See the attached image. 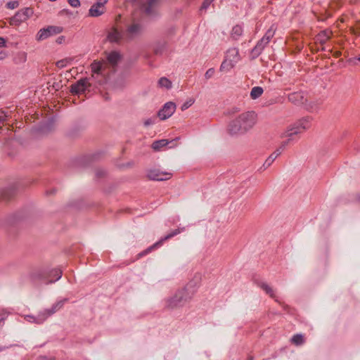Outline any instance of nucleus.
Returning a JSON list of instances; mask_svg holds the SVG:
<instances>
[{
	"label": "nucleus",
	"instance_id": "1",
	"mask_svg": "<svg viewBox=\"0 0 360 360\" xmlns=\"http://www.w3.org/2000/svg\"><path fill=\"white\" fill-rule=\"evenodd\" d=\"M253 124L252 114L246 112L231 122L229 126V131L232 135L243 134L252 128Z\"/></svg>",
	"mask_w": 360,
	"mask_h": 360
},
{
	"label": "nucleus",
	"instance_id": "2",
	"mask_svg": "<svg viewBox=\"0 0 360 360\" xmlns=\"http://www.w3.org/2000/svg\"><path fill=\"white\" fill-rule=\"evenodd\" d=\"M33 13L30 8L19 11L15 15L10 19L11 25L18 26L20 23L25 22Z\"/></svg>",
	"mask_w": 360,
	"mask_h": 360
},
{
	"label": "nucleus",
	"instance_id": "3",
	"mask_svg": "<svg viewBox=\"0 0 360 360\" xmlns=\"http://www.w3.org/2000/svg\"><path fill=\"white\" fill-rule=\"evenodd\" d=\"M63 32V27L58 26H49L41 29L37 34V40L45 39L52 35L60 34Z\"/></svg>",
	"mask_w": 360,
	"mask_h": 360
},
{
	"label": "nucleus",
	"instance_id": "4",
	"mask_svg": "<svg viewBox=\"0 0 360 360\" xmlns=\"http://www.w3.org/2000/svg\"><path fill=\"white\" fill-rule=\"evenodd\" d=\"M90 86V83L87 78H82L70 86V92L73 94H79Z\"/></svg>",
	"mask_w": 360,
	"mask_h": 360
},
{
	"label": "nucleus",
	"instance_id": "5",
	"mask_svg": "<svg viewBox=\"0 0 360 360\" xmlns=\"http://www.w3.org/2000/svg\"><path fill=\"white\" fill-rule=\"evenodd\" d=\"M176 110V105L173 102H167L165 104L162 109H161L158 113V116L160 120H165L169 117H170Z\"/></svg>",
	"mask_w": 360,
	"mask_h": 360
},
{
	"label": "nucleus",
	"instance_id": "6",
	"mask_svg": "<svg viewBox=\"0 0 360 360\" xmlns=\"http://www.w3.org/2000/svg\"><path fill=\"white\" fill-rule=\"evenodd\" d=\"M106 3L107 0H98L89 9V15L91 17H98L104 13V6Z\"/></svg>",
	"mask_w": 360,
	"mask_h": 360
},
{
	"label": "nucleus",
	"instance_id": "7",
	"mask_svg": "<svg viewBox=\"0 0 360 360\" xmlns=\"http://www.w3.org/2000/svg\"><path fill=\"white\" fill-rule=\"evenodd\" d=\"M170 174L162 172L158 169H150L148 172V176L150 179L155 181H164L168 179L169 177H165V176H169Z\"/></svg>",
	"mask_w": 360,
	"mask_h": 360
},
{
	"label": "nucleus",
	"instance_id": "8",
	"mask_svg": "<svg viewBox=\"0 0 360 360\" xmlns=\"http://www.w3.org/2000/svg\"><path fill=\"white\" fill-rule=\"evenodd\" d=\"M158 2V0H148L147 2H145L143 0H139V5L141 8L144 9L146 15H150L153 13L152 8L156 6Z\"/></svg>",
	"mask_w": 360,
	"mask_h": 360
},
{
	"label": "nucleus",
	"instance_id": "9",
	"mask_svg": "<svg viewBox=\"0 0 360 360\" xmlns=\"http://www.w3.org/2000/svg\"><path fill=\"white\" fill-rule=\"evenodd\" d=\"M287 145V142H283L281 146L276 149L270 156L266 159V163L268 165H270L274 160L281 153L282 150L284 149L285 146Z\"/></svg>",
	"mask_w": 360,
	"mask_h": 360
},
{
	"label": "nucleus",
	"instance_id": "10",
	"mask_svg": "<svg viewBox=\"0 0 360 360\" xmlns=\"http://www.w3.org/2000/svg\"><path fill=\"white\" fill-rule=\"evenodd\" d=\"M331 34L332 31L328 30H323L317 35L316 40L321 44H323L330 38Z\"/></svg>",
	"mask_w": 360,
	"mask_h": 360
},
{
	"label": "nucleus",
	"instance_id": "11",
	"mask_svg": "<svg viewBox=\"0 0 360 360\" xmlns=\"http://www.w3.org/2000/svg\"><path fill=\"white\" fill-rule=\"evenodd\" d=\"M141 27L139 24H133L127 28V33L129 39H132L135 35L140 33Z\"/></svg>",
	"mask_w": 360,
	"mask_h": 360
},
{
	"label": "nucleus",
	"instance_id": "12",
	"mask_svg": "<svg viewBox=\"0 0 360 360\" xmlns=\"http://www.w3.org/2000/svg\"><path fill=\"white\" fill-rule=\"evenodd\" d=\"M238 56V51L236 48H231L227 51V55L226 59L228 60H231L235 63L237 62Z\"/></svg>",
	"mask_w": 360,
	"mask_h": 360
},
{
	"label": "nucleus",
	"instance_id": "13",
	"mask_svg": "<svg viewBox=\"0 0 360 360\" xmlns=\"http://www.w3.org/2000/svg\"><path fill=\"white\" fill-rule=\"evenodd\" d=\"M168 143H169V141L167 139H161V140L155 141L152 144V148L154 150L158 151L161 148L166 146Z\"/></svg>",
	"mask_w": 360,
	"mask_h": 360
},
{
	"label": "nucleus",
	"instance_id": "14",
	"mask_svg": "<svg viewBox=\"0 0 360 360\" xmlns=\"http://www.w3.org/2000/svg\"><path fill=\"white\" fill-rule=\"evenodd\" d=\"M120 59V55L117 51H112L108 56V60L112 65H116Z\"/></svg>",
	"mask_w": 360,
	"mask_h": 360
},
{
	"label": "nucleus",
	"instance_id": "15",
	"mask_svg": "<svg viewBox=\"0 0 360 360\" xmlns=\"http://www.w3.org/2000/svg\"><path fill=\"white\" fill-rule=\"evenodd\" d=\"M263 92H264V90L262 87L255 86L252 89V90L250 91V97L252 99H257V98H259V96H261L262 95Z\"/></svg>",
	"mask_w": 360,
	"mask_h": 360
},
{
	"label": "nucleus",
	"instance_id": "16",
	"mask_svg": "<svg viewBox=\"0 0 360 360\" xmlns=\"http://www.w3.org/2000/svg\"><path fill=\"white\" fill-rule=\"evenodd\" d=\"M235 62L225 59L221 65V71H229L234 67Z\"/></svg>",
	"mask_w": 360,
	"mask_h": 360
},
{
	"label": "nucleus",
	"instance_id": "17",
	"mask_svg": "<svg viewBox=\"0 0 360 360\" xmlns=\"http://www.w3.org/2000/svg\"><path fill=\"white\" fill-rule=\"evenodd\" d=\"M13 192V189L12 188L2 190L0 193V198L2 200H8L11 198Z\"/></svg>",
	"mask_w": 360,
	"mask_h": 360
},
{
	"label": "nucleus",
	"instance_id": "18",
	"mask_svg": "<svg viewBox=\"0 0 360 360\" xmlns=\"http://www.w3.org/2000/svg\"><path fill=\"white\" fill-rule=\"evenodd\" d=\"M108 38L111 42H117L121 38V34L117 30L115 29L112 32L109 33Z\"/></svg>",
	"mask_w": 360,
	"mask_h": 360
},
{
	"label": "nucleus",
	"instance_id": "19",
	"mask_svg": "<svg viewBox=\"0 0 360 360\" xmlns=\"http://www.w3.org/2000/svg\"><path fill=\"white\" fill-rule=\"evenodd\" d=\"M304 342V338L302 334H296L291 338V342L296 346L302 345Z\"/></svg>",
	"mask_w": 360,
	"mask_h": 360
},
{
	"label": "nucleus",
	"instance_id": "20",
	"mask_svg": "<svg viewBox=\"0 0 360 360\" xmlns=\"http://www.w3.org/2000/svg\"><path fill=\"white\" fill-rule=\"evenodd\" d=\"M91 69L93 73L100 74L102 69V63L100 61H94L91 65Z\"/></svg>",
	"mask_w": 360,
	"mask_h": 360
},
{
	"label": "nucleus",
	"instance_id": "21",
	"mask_svg": "<svg viewBox=\"0 0 360 360\" xmlns=\"http://www.w3.org/2000/svg\"><path fill=\"white\" fill-rule=\"evenodd\" d=\"M158 83L161 87H165L167 89H170L172 87V82L167 77H161L159 79Z\"/></svg>",
	"mask_w": 360,
	"mask_h": 360
},
{
	"label": "nucleus",
	"instance_id": "22",
	"mask_svg": "<svg viewBox=\"0 0 360 360\" xmlns=\"http://www.w3.org/2000/svg\"><path fill=\"white\" fill-rule=\"evenodd\" d=\"M300 132V131L299 127L291 128L286 131L285 132H284L282 135V137H290L291 136L297 134Z\"/></svg>",
	"mask_w": 360,
	"mask_h": 360
},
{
	"label": "nucleus",
	"instance_id": "23",
	"mask_svg": "<svg viewBox=\"0 0 360 360\" xmlns=\"http://www.w3.org/2000/svg\"><path fill=\"white\" fill-rule=\"evenodd\" d=\"M261 288L271 297H275V294L274 292L273 288L266 283H262L261 285Z\"/></svg>",
	"mask_w": 360,
	"mask_h": 360
},
{
	"label": "nucleus",
	"instance_id": "24",
	"mask_svg": "<svg viewBox=\"0 0 360 360\" xmlns=\"http://www.w3.org/2000/svg\"><path fill=\"white\" fill-rule=\"evenodd\" d=\"M181 300V297L175 296L169 302V306L171 307H175L177 306V303Z\"/></svg>",
	"mask_w": 360,
	"mask_h": 360
},
{
	"label": "nucleus",
	"instance_id": "25",
	"mask_svg": "<svg viewBox=\"0 0 360 360\" xmlns=\"http://www.w3.org/2000/svg\"><path fill=\"white\" fill-rule=\"evenodd\" d=\"M68 3L74 8H77L80 6L79 0H68Z\"/></svg>",
	"mask_w": 360,
	"mask_h": 360
},
{
	"label": "nucleus",
	"instance_id": "26",
	"mask_svg": "<svg viewBox=\"0 0 360 360\" xmlns=\"http://www.w3.org/2000/svg\"><path fill=\"white\" fill-rule=\"evenodd\" d=\"M18 2L16 1H9L8 4H7V6L8 8L10 9H14L16 7H18Z\"/></svg>",
	"mask_w": 360,
	"mask_h": 360
},
{
	"label": "nucleus",
	"instance_id": "27",
	"mask_svg": "<svg viewBox=\"0 0 360 360\" xmlns=\"http://www.w3.org/2000/svg\"><path fill=\"white\" fill-rule=\"evenodd\" d=\"M214 72V69H213V68H210V69H209V70L205 72V77H206L207 79H209V78H210V77L213 75Z\"/></svg>",
	"mask_w": 360,
	"mask_h": 360
},
{
	"label": "nucleus",
	"instance_id": "28",
	"mask_svg": "<svg viewBox=\"0 0 360 360\" xmlns=\"http://www.w3.org/2000/svg\"><path fill=\"white\" fill-rule=\"evenodd\" d=\"M193 101H187L185 103H184V105L181 106V110H184L187 108H188L192 104H193Z\"/></svg>",
	"mask_w": 360,
	"mask_h": 360
},
{
	"label": "nucleus",
	"instance_id": "29",
	"mask_svg": "<svg viewBox=\"0 0 360 360\" xmlns=\"http://www.w3.org/2000/svg\"><path fill=\"white\" fill-rule=\"evenodd\" d=\"M213 1L214 0H205L204 2L202 3L201 8H207Z\"/></svg>",
	"mask_w": 360,
	"mask_h": 360
},
{
	"label": "nucleus",
	"instance_id": "30",
	"mask_svg": "<svg viewBox=\"0 0 360 360\" xmlns=\"http://www.w3.org/2000/svg\"><path fill=\"white\" fill-rule=\"evenodd\" d=\"M56 65L58 68H63L66 65V60H59L56 63Z\"/></svg>",
	"mask_w": 360,
	"mask_h": 360
},
{
	"label": "nucleus",
	"instance_id": "31",
	"mask_svg": "<svg viewBox=\"0 0 360 360\" xmlns=\"http://www.w3.org/2000/svg\"><path fill=\"white\" fill-rule=\"evenodd\" d=\"M7 115L4 111H0V123L6 120Z\"/></svg>",
	"mask_w": 360,
	"mask_h": 360
},
{
	"label": "nucleus",
	"instance_id": "32",
	"mask_svg": "<svg viewBox=\"0 0 360 360\" xmlns=\"http://www.w3.org/2000/svg\"><path fill=\"white\" fill-rule=\"evenodd\" d=\"M52 86L56 90H58L62 86V85L60 84V82H54Z\"/></svg>",
	"mask_w": 360,
	"mask_h": 360
},
{
	"label": "nucleus",
	"instance_id": "33",
	"mask_svg": "<svg viewBox=\"0 0 360 360\" xmlns=\"http://www.w3.org/2000/svg\"><path fill=\"white\" fill-rule=\"evenodd\" d=\"M360 61V58H352V59H349L348 61L349 63H353L354 65H356V61Z\"/></svg>",
	"mask_w": 360,
	"mask_h": 360
},
{
	"label": "nucleus",
	"instance_id": "34",
	"mask_svg": "<svg viewBox=\"0 0 360 360\" xmlns=\"http://www.w3.org/2000/svg\"><path fill=\"white\" fill-rule=\"evenodd\" d=\"M64 40L65 37L63 36H60L56 39V42L60 44L64 41Z\"/></svg>",
	"mask_w": 360,
	"mask_h": 360
},
{
	"label": "nucleus",
	"instance_id": "35",
	"mask_svg": "<svg viewBox=\"0 0 360 360\" xmlns=\"http://www.w3.org/2000/svg\"><path fill=\"white\" fill-rule=\"evenodd\" d=\"M152 124V120H151V119H148V120H146L144 122V125H145V126H146V127H147V126H149V125H150V124Z\"/></svg>",
	"mask_w": 360,
	"mask_h": 360
},
{
	"label": "nucleus",
	"instance_id": "36",
	"mask_svg": "<svg viewBox=\"0 0 360 360\" xmlns=\"http://www.w3.org/2000/svg\"><path fill=\"white\" fill-rule=\"evenodd\" d=\"M6 41L4 38L0 37V47L5 45Z\"/></svg>",
	"mask_w": 360,
	"mask_h": 360
},
{
	"label": "nucleus",
	"instance_id": "37",
	"mask_svg": "<svg viewBox=\"0 0 360 360\" xmlns=\"http://www.w3.org/2000/svg\"><path fill=\"white\" fill-rule=\"evenodd\" d=\"M236 33H240L241 32V29L239 27H235L233 30Z\"/></svg>",
	"mask_w": 360,
	"mask_h": 360
},
{
	"label": "nucleus",
	"instance_id": "38",
	"mask_svg": "<svg viewBox=\"0 0 360 360\" xmlns=\"http://www.w3.org/2000/svg\"><path fill=\"white\" fill-rule=\"evenodd\" d=\"M270 37H271L270 35H269V36H267V37H266V42H268V41H269Z\"/></svg>",
	"mask_w": 360,
	"mask_h": 360
},
{
	"label": "nucleus",
	"instance_id": "39",
	"mask_svg": "<svg viewBox=\"0 0 360 360\" xmlns=\"http://www.w3.org/2000/svg\"><path fill=\"white\" fill-rule=\"evenodd\" d=\"M297 96V95H296V94H292V95L290 96V99H292V96Z\"/></svg>",
	"mask_w": 360,
	"mask_h": 360
},
{
	"label": "nucleus",
	"instance_id": "40",
	"mask_svg": "<svg viewBox=\"0 0 360 360\" xmlns=\"http://www.w3.org/2000/svg\"><path fill=\"white\" fill-rule=\"evenodd\" d=\"M344 21H345V20H344V19H343V18L340 19V22H344Z\"/></svg>",
	"mask_w": 360,
	"mask_h": 360
}]
</instances>
